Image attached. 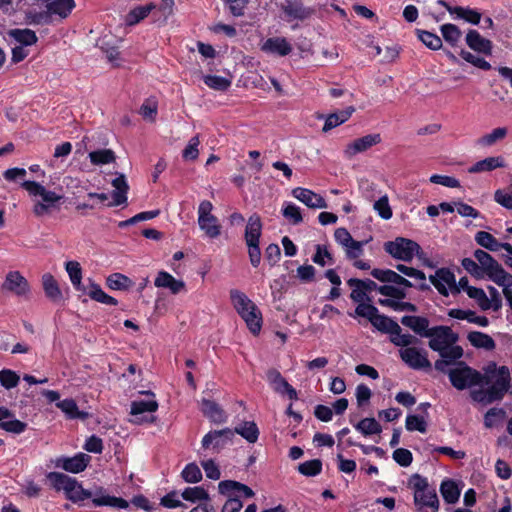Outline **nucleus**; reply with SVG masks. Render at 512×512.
<instances>
[{"label": "nucleus", "instance_id": "nucleus-1", "mask_svg": "<svg viewBox=\"0 0 512 512\" xmlns=\"http://www.w3.org/2000/svg\"><path fill=\"white\" fill-rule=\"evenodd\" d=\"M485 370V377L482 384L489 385L486 389H478L471 392V397L474 401L482 404H491L503 399L504 395L509 389L511 375L507 366L497 368L496 363L490 362Z\"/></svg>", "mask_w": 512, "mask_h": 512}, {"label": "nucleus", "instance_id": "nucleus-2", "mask_svg": "<svg viewBox=\"0 0 512 512\" xmlns=\"http://www.w3.org/2000/svg\"><path fill=\"white\" fill-rule=\"evenodd\" d=\"M65 496L73 503L80 504L84 500L92 499L95 506H110L119 509H127L129 502L123 498L106 495L102 487H96L95 490L84 489L82 484L76 479L67 489Z\"/></svg>", "mask_w": 512, "mask_h": 512}, {"label": "nucleus", "instance_id": "nucleus-3", "mask_svg": "<svg viewBox=\"0 0 512 512\" xmlns=\"http://www.w3.org/2000/svg\"><path fill=\"white\" fill-rule=\"evenodd\" d=\"M230 299L234 309L245 321L249 331L257 335L262 327V313L247 295L237 289L230 291Z\"/></svg>", "mask_w": 512, "mask_h": 512}, {"label": "nucleus", "instance_id": "nucleus-4", "mask_svg": "<svg viewBox=\"0 0 512 512\" xmlns=\"http://www.w3.org/2000/svg\"><path fill=\"white\" fill-rule=\"evenodd\" d=\"M28 194L35 199L33 213L36 217H43L51 213L52 209L58 208L57 203L63 199V195L47 190L43 185L35 181H24L21 184Z\"/></svg>", "mask_w": 512, "mask_h": 512}, {"label": "nucleus", "instance_id": "nucleus-5", "mask_svg": "<svg viewBox=\"0 0 512 512\" xmlns=\"http://www.w3.org/2000/svg\"><path fill=\"white\" fill-rule=\"evenodd\" d=\"M371 275L383 283H392L395 285H382L378 288V292L389 299L402 300L406 298V288H410L413 284L391 269L375 268L371 271Z\"/></svg>", "mask_w": 512, "mask_h": 512}, {"label": "nucleus", "instance_id": "nucleus-6", "mask_svg": "<svg viewBox=\"0 0 512 512\" xmlns=\"http://www.w3.org/2000/svg\"><path fill=\"white\" fill-rule=\"evenodd\" d=\"M409 486L414 492V504L418 511L430 508L433 512L439 510V499L436 490L430 487L426 478L414 474L409 479Z\"/></svg>", "mask_w": 512, "mask_h": 512}, {"label": "nucleus", "instance_id": "nucleus-7", "mask_svg": "<svg viewBox=\"0 0 512 512\" xmlns=\"http://www.w3.org/2000/svg\"><path fill=\"white\" fill-rule=\"evenodd\" d=\"M447 375L452 386L457 390L480 385L485 379L479 371L471 368L463 361L457 362L455 367L449 369Z\"/></svg>", "mask_w": 512, "mask_h": 512}, {"label": "nucleus", "instance_id": "nucleus-8", "mask_svg": "<svg viewBox=\"0 0 512 512\" xmlns=\"http://www.w3.org/2000/svg\"><path fill=\"white\" fill-rule=\"evenodd\" d=\"M354 313L355 316L366 318L377 330L390 336L399 329L397 322L380 314L379 310L372 304H359Z\"/></svg>", "mask_w": 512, "mask_h": 512}, {"label": "nucleus", "instance_id": "nucleus-9", "mask_svg": "<svg viewBox=\"0 0 512 512\" xmlns=\"http://www.w3.org/2000/svg\"><path fill=\"white\" fill-rule=\"evenodd\" d=\"M384 250L394 259L405 262H410L415 255L421 259L423 254L417 242L403 237H397L394 241L386 242Z\"/></svg>", "mask_w": 512, "mask_h": 512}, {"label": "nucleus", "instance_id": "nucleus-10", "mask_svg": "<svg viewBox=\"0 0 512 512\" xmlns=\"http://www.w3.org/2000/svg\"><path fill=\"white\" fill-rule=\"evenodd\" d=\"M1 290L23 300H28L31 296L30 283L18 270H11L6 273L1 284Z\"/></svg>", "mask_w": 512, "mask_h": 512}, {"label": "nucleus", "instance_id": "nucleus-11", "mask_svg": "<svg viewBox=\"0 0 512 512\" xmlns=\"http://www.w3.org/2000/svg\"><path fill=\"white\" fill-rule=\"evenodd\" d=\"M426 337L430 338L429 347L433 351L442 352L457 343L459 336L448 326H435L429 329Z\"/></svg>", "mask_w": 512, "mask_h": 512}, {"label": "nucleus", "instance_id": "nucleus-12", "mask_svg": "<svg viewBox=\"0 0 512 512\" xmlns=\"http://www.w3.org/2000/svg\"><path fill=\"white\" fill-rule=\"evenodd\" d=\"M213 205L204 200L198 207V225L209 238H217L221 234V225L216 216L212 214Z\"/></svg>", "mask_w": 512, "mask_h": 512}, {"label": "nucleus", "instance_id": "nucleus-13", "mask_svg": "<svg viewBox=\"0 0 512 512\" xmlns=\"http://www.w3.org/2000/svg\"><path fill=\"white\" fill-rule=\"evenodd\" d=\"M399 356L408 367L414 370L431 369L432 367L425 349L407 347L399 350Z\"/></svg>", "mask_w": 512, "mask_h": 512}, {"label": "nucleus", "instance_id": "nucleus-14", "mask_svg": "<svg viewBox=\"0 0 512 512\" xmlns=\"http://www.w3.org/2000/svg\"><path fill=\"white\" fill-rule=\"evenodd\" d=\"M429 280L443 296H448V290H451L453 293L459 292L455 276L448 268L438 269L434 275L429 276Z\"/></svg>", "mask_w": 512, "mask_h": 512}, {"label": "nucleus", "instance_id": "nucleus-15", "mask_svg": "<svg viewBox=\"0 0 512 512\" xmlns=\"http://www.w3.org/2000/svg\"><path fill=\"white\" fill-rule=\"evenodd\" d=\"M234 437L233 430L225 428L222 430H214L207 433L202 439V447L205 450H213L219 452Z\"/></svg>", "mask_w": 512, "mask_h": 512}, {"label": "nucleus", "instance_id": "nucleus-16", "mask_svg": "<svg viewBox=\"0 0 512 512\" xmlns=\"http://www.w3.org/2000/svg\"><path fill=\"white\" fill-rule=\"evenodd\" d=\"M474 257L479 267L482 268L483 276H487L492 281L505 271L502 265L484 250H475Z\"/></svg>", "mask_w": 512, "mask_h": 512}, {"label": "nucleus", "instance_id": "nucleus-17", "mask_svg": "<svg viewBox=\"0 0 512 512\" xmlns=\"http://www.w3.org/2000/svg\"><path fill=\"white\" fill-rule=\"evenodd\" d=\"M91 461V456L85 453H78L73 457H58L55 466L70 473L83 472Z\"/></svg>", "mask_w": 512, "mask_h": 512}, {"label": "nucleus", "instance_id": "nucleus-18", "mask_svg": "<svg viewBox=\"0 0 512 512\" xmlns=\"http://www.w3.org/2000/svg\"><path fill=\"white\" fill-rule=\"evenodd\" d=\"M380 134H368L363 137L357 138L346 145L344 155L346 158L351 159L359 153L366 152L371 147L381 142Z\"/></svg>", "mask_w": 512, "mask_h": 512}, {"label": "nucleus", "instance_id": "nucleus-19", "mask_svg": "<svg viewBox=\"0 0 512 512\" xmlns=\"http://www.w3.org/2000/svg\"><path fill=\"white\" fill-rule=\"evenodd\" d=\"M281 9L288 20L304 21L315 13L313 8L304 6L301 0H285Z\"/></svg>", "mask_w": 512, "mask_h": 512}, {"label": "nucleus", "instance_id": "nucleus-20", "mask_svg": "<svg viewBox=\"0 0 512 512\" xmlns=\"http://www.w3.org/2000/svg\"><path fill=\"white\" fill-rule=\"evenodd\" d=\"M438 353L441 358L435 361L434 367L437 371L447 374L449 371L447 367L455 366L459 362L458 360L462 358L464 351L461 346L453 345Z\"/></svg>", "mask_w": 512, "mask_h": 512}, {"label": "nucleus", "instance_id": "nucleus-21", "mask_svg": "<svg viewBox=\"0 0 512 512\" xmlns=\"http://www.w3.org/2000/svg\"><path fill=\"white\" fill-rule=\"evenodd\" d=\"M292 195L297 200L305 204L307 207L312 209H324L327 208L326 200L319 194L313 192L310 189L297 187L292 190Z\"/></svg>", "mask_w": 512, "mask_h": 512}, {"label": "nucleus", "instance_id": "nucleus-22", "mask_svg": "<svg viewBox=\"0 0 512 512\" xmlns=\"http://www.w3.org/2000/svg\"><path fill=\"white\" fill-rule=\"evenodd\" d=\"M27 428V424L14 419V414L6 407H0V429L14 434H21Z\"/></svg>", "mask_w": 512, "mask_h": 512}, {"label": "nucleus", "instance_id": "nucleus-23", "mask_svg": "<svg viewBox=\"0 0 512 512\" xmlns=\"http://www.w3.org/2000/svg\"><path fill=\"white\" fill-rule=\"evenodd\" d=\"M261 50L268 54L283 57L292 52V46L284 37H272L262 43Z\"/></svg>", "mask_w": 512, "mask_h": 512}, {"label": "nucleus", "instance_id": "nucleus-24", "mask_svg": "<svg viewBox=\"0 0 512 512\" xmlns=\"http://www.w3.org/2000/svg\"><path fill=\"white\" fill-rule=\"evenodd\" d=\"M475 241L481 247L496 252L500 249H504L508 254L512 255V245L509 243H500L497 239L486 231H478L475 234Z\"/></svg>", "mask_w": 512, "mask_h": 512}, {"label": "nucleus", "instance_id": "nucleus-25", "mask_svg": "<svg viewBox=\"0 0 512 512\" xmlns=\"http://www.w3.org/2000/svg\"><path fill=\"white\" fill-rule=\"evenodd\" d=\"M466 44L474 51L485 55L492 54V42L480 35L477 30H469L465 38Z\"/></svg>", "mask_w": 512, "mask_h": 512}, {"label": "nucleus", "instance_id": "nucleus-26", "mask_svg": "<svg viewBox=\"0 0 512 512\" xmlns=\"http://www.w3.org/2000/svg\"><path fill=\"white\" fill-rule=\"evenodd\" d=\"M154 285L157 288L168 289L172 294H178L185 289V283L182 280L174 278L166 271H160L154 280Z\"/></svg>", "mask_w": 512, "mask_h": 512}, {"label": "nucleus", "instance_id": "nucleus-27", "mask_svg": "<svg viewBox=\"0 0 512 512\" xmlns=\"http://www.w3.org/2000/svg\"><path fill=\"white\" fill-rule=\"evenodd\" d=\"M112 186L115 190L112 193L113 203L109 206H119L127 203V192L129 190L128 183L124 174L120 173L112 181Z\"/></svg>", "mask_w": 512, "mask_h": 512}, {"label": "nucleus", "instance_id": "nucleus-28", "mask_svg": "<svg viewBox=\"0 0 512 512\" xmlns=\"http://www.w3.org/2000/svg\"><path fill=\"white\" fill-rule=\"evenodd\" d=\"M41 281L46 297L54 303H59L63 299V295L54 276L50 273H45Z\"/></svg>", "mask_w": 512, "mask_h": 512}, {"label": "nucleus", "instance_id": "nucleus-29", "mask_svg": "<svg viewBox=\"0 0 512 512\" xmlns=\"http://www.w3.org/2000/svg\"><path fill=\"white\" fill-rule=\"evenodd\" d=\"M506 166L505 160L502 156L487 157L483 160L476 162L469 169V173L489 172L497 168H504Z\"/></svg>", "mask_w": 512, "mask_h": 512}, {"label": "nucleus", "instance_id": "nucleus-30", "mask_svg": "<svg viewBox=\"0 0 512 512\" xmlns=\"http://www.w3.org/2000/svg\"><path fill=\"white\" fill-rule=\"evenodd\" d=\"M401 323L421 337H426V333H428L430 329L429 320L421 316H403L401 318Z\"/></svg>", "mask_w": 512, "mask_h": 512}, {"label": "nucleus", "instance_id": "nucleus-31", "mask_svg": "<svg viewBox=\"0 0 512 512\" xmlns=\"http://www.w3.org/2000/svg\"><path fill=\"white\" fill-rule=\"evenodd\" d=\"M201 410L203 414L214 423H223L226 421V414L223 409L214 401L203 399L201 401Z\"/></svg>", "mask_w": 512, "mask_h": 512}, {"label": "nucleus", "instance_id": "nucleus-32", "mask_svg": "<svg viewBox=\"0 0 512 512\" xmlns=\"http://www.w3.org/2000/svg\"><path fill=\"white\" fill-rule=\"evenodd\" d=\"M262 233V222L258 214H252L247 221L245 228V242H260Z\"/></svg>", "mask_w": 512, "mask_h": 512}, {"label": "nucleus", "instance_id": "nucleus-33", "mask_svg": "<svg viewBox=\"0 0 512 512\" xmlns=\"http://www.w3.org/2000/svg\"><path fill=\"white\" fill-rule=\"evenodd\" d=\"M467 339L473 347L478 349L491 351L496 347L494 339L490 335L483 332L472 331L468 333Z\"/></svg>", "mask_w": 512, "mask_h": 512}, {"label": "nucleus", "instance_id": "nucleus-34", "mask_svg": "<svg viewBox=\"0 0 512 512\" xmlns=\"http://www.w3.org/2000/svg\"><path fill=\"white\" fill-rule=\"evenodd\" d=\"M354 111L355 108L353 106H349L346 109L339 111L338 113L330 114L325 120L323 131L327 132L339 126L340 124L346 122L351 117Z\"/></svg>", "mask_w": 512, "mask_h": 512}, {"label": "nucleus", "instance_id": "nucleus-35", "mask_svg": "<svg viewBox=\"0 0 512 512\" xmlns=\"http://www.w3.org/2000/svg\"><path fill=\"white\" fill-rule=\"evenodd\" d=\"M218 489L219 492L223 495L228 494L232 490H236L242 493V495L246 498H251L255 495L250 487L234 480L221 481L218 484Z\"/></svg>", "mask_w": 512, "mask_h": 512}, {"label": "nucleus", "instance_id": "nucleus-36", "mask_svg": "<svg viewBox=\"0 0 512 512\" xmlns=\"http://www.w3.org/2000/svg\"><path fill=\"white\" fill-rule=\"evenodd\" d=\"M234 435L239 434L249 443H255L259 437V430L255 422L245 421L242 424L235 427L233 430Z\"/></svg>", "mask_w": 512, "mask_h": 512}, {"label": "nucleus", "instance_id": "nucleus-37", "mask_svg": "<svg viewBox=\"0 0 512 512\" xmlns=\"http://www.w3.org/2000/svg\"><path fill=\"white\" fill-rule=\"evenodd\" d=\"M155 8L156 6L153 3H149L144 6H137L126 15L125 23L129 26L136 25L146 18Z\"/></svg>", "mask_w": 512, "mask_h": 512}, {"label": "nucleus", "instance_id": "nucleus-38", "mask_svg": "<svg viewBox=\"0 0 512 512\" xmlns=\"http://www.w3.org/2000/svg\"><path fill=\"white\" fill-rule=\"evenodd\" d=\"M56 406L60 408L70 419H86L88 417L87 412L79 411L78 406L73 399L58 401Z\"/></svg>", "mask_w": 512, "mask_h": 512}, {"label": "nucleus", "instance_id": "nucleus-39", "mask_svg": "<svg viewBox=\"0 0 512 512\" xmlns=\"http://www.w3.org/2000/svg\"><path fill=\"white\" fill-rule=\"evenodd\" d=\"M440 493L443 499L449 503L454 504L458 501L460 490L457 484L450 479L444 480L440 485Z\"/></svg>", "mask_w": 512, "mask_h": 512}, {"label": "nucleus", "instance_id": "nucleus-40", "mask_svg": "<svg viewBox=\"0 0 512 512\" xmlns=\"http://www.w3.org/2000/svg\"><path fill=\"white\" fill-rule=\"evenodd\" d=\"M74 0H54L46 5L47 11L62 18L67 17L74 8Z\"/></svg>", "mask_w": 512, "mask_h": 512}, {"label": "nucleus", "instance_id": "nucleus-41", "mask_svg": "<svg viewBox=\"0 0 512 512\" xmlns=\"http://www.w3.org/2000/svg\"><path fill=\"white\" fill-rule=\"evenodd\" d=\"M396 269L402 274L419 281L418 288L422 291L429 290L430 286L426 283V276L424 272L404 264H397Z\"/></svg>", "mask_w": 512, "mask_h": 512}, {"label": "nucleus", "instance_id": "nucleus-42", "mask_svg": "<svg viewBox=\"0 0 512 512\" xmlns=\"http://www.w3.org/2000/svg\"><path fill=\"white\" fill-rule=\"evenodd\" d=\"M47 479L56 491H63L66 493L75 478L60 472H50L47 474Z\"/></svg>", "mask_w": 512, "mask_h": 512}, {"label": "nucleus", "instance_id": "nucleus-43", "mask_svg": "<svg viewBox=\"0 0 512 512\" xmlns=\"http://www.w3.org/2000/svg\"><path fill=\"white\" fill-rule=\"evenodd\" d=\"M9 36L22 46H31L38 40L36 33L31 29H12Z\"/></svg>", "mask_w": 512, "mask_h": 512}, {"label": "nucleus", "instance_id": "nucleus-44", "mask_svg": "<svg viewBox=\"0 0 512 512\" xmlns=\"http://www.w3.org/2000/svg\"><path fill=\"white\" fill-rule=\"evenodd\" d=\"M440 31L444 41L452 47H456L462 38L461 30L454 24H443Z\"/></svg>", "mask_w": 512, "mask_h": 512}, {"label": "nucleus", "instance_id": "nucleus-45", "mask_svg": "<svg viewBox=\"0 0 512 512\" xmlns=\"http://www.w3.org/2000/svg\"><path fill=\"white\" fill-rule=\"evenodd\" d=\"M87 293H88L89 297L96 302H99V303H102L105 305H111V306H116L118 304V301L114 297L106 294L101 289V287L96 283L90 284L89 290Z\"/></svg>", "mask_w": 512, "mask_h": 512}, {"label": "nucleus", "instance_id": "nucleus-46", "mask_svg": "<svg viewBox=\"0 0 512 512\" xmlns=\"http://www.w3.org/2000/svg\"><path fill=\"white\" fill-rule=\"evenodd\" d=\"M508 133L506 127H498L493 129L490 133L481 136L477 140V144L482 147H489L503 140Z\"/></svg>", "mask_w": 512, "mask_h": 512}, {"label": "nucleus", "instance_id": "nucleus-47", "mask_svg": "<svg viewBox=\"0 0 512 512\" xmlns=\"http://www.w3.org/2000/svg\"><path fill=\"white\" fill-rule=\"evenodd\" d=\"M106 284L112 290H128L133 286L132 280L121 273L109 275L106 279Z\"/></svg>", "mask_w": 512, "mask_h": 512}, {"label": "nucleus", "instance_id": "nucleus-48", "mask_svg": "<svg viewBox=\"0 0 512 512\" xmlns=\"http://www.w3.org/2000/svg\"><path fill=\"white\" fill-rule=\"evenodd\" d=\"M89 159L93 165H105L115 162L116 155L111 149H100L89 153Z\"/></svg>", "mask_w": 512, "mask_h": 512}, {"label": "nucleus", "instance_id": "nucleus-49", "mask_svg": "<svg viewBox=\"0 0 512 512\" xmlns=\"http://www.w3.org/2000/svg\"><path fill=\"white\" fill-rule=\"evenodd\" d=\"M498 286L502 287L503 295L512 310V275L506 271L493 280Z\"/></svg>", "mask_w": 512, "mask_h": 512}, {"label": "nucleus", "instance_id": "nucleus-50", "mask_svg": "<svg viewBox=\"0 0 512 512\" xmlns=\"http://www.w3.org/2000/svg\"><path fill=\"white\" fill-rule=\"evenodd\" d=\"M398 331H394L392 335L390 336V341L395 345L402 347V349L407 347H412L411 345L416 344L419 342L418 338L415 336L409 334V333H402V328L399 326Z\"/></svg>", "mask_w": 512, "mask_h": 512}, {"label": "nucleus", "instance_id": "nucleus-51", "mask_svg": "<svg viewBox=\"0 0 512 512\" xmlns=\"http://www.w3.org/2000/svg\"><path fill=\"white\" fill-rule=\"evenodd\" d=\"M356 430L364 436L379 434L382 431L380 424L374 418H364L355 425Z\"/></svg>", "mask_w": 512, "mask_h": 512}, {"label": "nucleus", "instance_id": "nucleus-52", "mask_svg": "<svg viewBox=\"0 0 512 512\" xmlns=\"http://www.w3.org/2000/svg\"><path fill=\"white\" fill-rule=\"evenodd\" d=\"M158 407H159V405H158V402L156 400L133 401L131 403V412L130 413L133 416H138V415H141V414H143L145 412L153 413V412L157 411Z\"/></svg>", "mask_w": 512, "mask_h": 512}, {"label": "nucleus", "instance_id": "nucleus-53", "mask_svg": "<svg viewBox=\"0 0 512 512\" xmlns=\"http://www.w3.org/2000/svg\"><path fill=\"white\" fill-rule=\"evenodd\" d=\"M418 38L429 49L439 50L442 47V39L429 31L417 30Z\"/></svg>", "mask_w": 512, "mask_h": 512}, {"label": "nucleus", "instance_id": "nucleus-54", "mask_svg": "<svg viewBox=\"0 0 512 512\" xmlns=\"http://www.w3.org/2000/svg\"><path fill=\"white\" fill-rule=\"evenodd\" d=\"M181 495L184 500L190 502L209 500L208 492L203 487L200 486L188 487L182 492Z\"/></svg>", "mask_w": 512, "mask_h": 512}, {"label": "nucleus", "instance_id": "nucleus-55", "mask_svg": "<svg viewBox=\"0 0 512 512\" xmlns=\"http://www.w3.org/2000/svg\"><path fill=\"white\" fill-rule=\"evenodd\" d=\"M266 377L268 382L273 386L275 392L283 394V388L289 383L284 377H282L281 373L277 369L271 368L267 371Z\"/></svg>", "mask_w": 512, "mask_h": 512}, {"label": "nucleus", "instance_id": "nucleus-56", "mask_svg": "<svg viewBox=\"0 0 512 512\" xmlns=\"http://www.w3.org/2000/svg\"><path fill=\"white\" fill-rule=\"evenodd\" d=\"M322 462L320 459L305 461L298 466V471L304 476L312 477L321 473Z\"/></svg>", "mask_w": 512, "mask_h": 512}, {"label": "nucleus", "instance_id": "nucleus-57", "mask_svg": "<svg viewBox=\"0 0 512 512\" xmlns=\"http://www.w3.org/2000/svg\"><path fill=\"white\" fill-rule=\"evenodd\" d=\"M204 83L211 89L218 91H226L231 86V81L228 78L217 75L205 76Z\"/></svg>", "mask_w": 512, "mask_h": 512}, {"label": "nucleus", "instance_id": "nucleus-58", "mask_svg": "<svg viewBox=\"0 0 512 512\" xmlns=\"http://www.w3.org/2000/svg\"><path fill=\"white\" fill-rule=\"evenodd\" d=\"M283 217L293 225L300 224L303 221L301 210L293 203L286 204L282 209Z\"/></svg>", "mask_w": 512, "mask_h": 512}, {"label": "nucleus", "instance_id": "nucleus-59", "mask_svg": "<svg viewBox=\"0 0 512 512\" xmlns=\"http://www.w3.org/2000/svg\"><path fill=\"white\" fill-rule=\"evenodd\" d=\"M458 18L464 19L465 21L477 25L481 20V14L473 9L456 6L453 9Z\"/></svg>", "mask_w": 512, "mask_h": 512}, {"label": "nucleus", "instance_id": "nucleus-60", "mask_svg": "<svg viewBox=\"0 0 512 512\" xmlns=\"http://www.w3.org/2000/svg\"><path fill=\"white\" fill-rule=\"evenodd\" d=\"M65 268L74 288H79L80 281L82 280V268L79 262L68 261L65 265Z\"/></svg>", "mask_w": 512, "mask_h": 512}, {"label": "nucleus", "instance_id": "nucleus-61", "mask_svg": "<svg viewBox=\"0 0 512 512\" xmlns=\"http://www.w3.org/2000/svg\"><path fill=\"white\" fill-rule=\"evenodd\" d=\"M467 295L474 299L482 310H489L488 296L483 289L477 287L468 288Z\"/></svg>", "mask_w": 512, "mask_h": 512}, {"label": "nucleus", "instance_id": "nucleus-62", "mask_svg": "<svg viewBox=\"0 0 512 512\" xmlns=\"http://www.w3.org/2000/svg\"><path fill=\"white\" fill-rule=\"evenodd\" d=\"M19 376L16 372L10 369H3L0 371V383L6 389L14 388L19 383Z\"/></svg>", "mask_w": 512, "mask_h": 512}, {"label": "nucleus", "instance_id": "nucleus-63", "mask_svg": "<svg viewBox=\"0 0 512 512\" xmlns=\"http://www.w3.org/2000/svg\"><path fill=\"white\" fill-rule=\"evenodd\" d=\"M182 477L188 483H197L202 479V473L196 464L190 463L182 471Z\"/></svg>", "mask_w": 512, "mask_h": 512}, {"label": "nucleus", "instance_id": "nucleus-64", "mask_svg": "<svg viewBox=\"0 0 512 512\" xmlns=\"http://www.w3.org/2000/svg\"><path fill=\"white\" fill-rule=\"evenodd\" d=\"M460 56L465 61H467L468 63H471L472 65H474L477 68H480V69L486 70V71L491 69V65L489 62H487L483 58H480V57L472 54L471 52H468L466 50H461Z\"/></svg>", "mask_w": 512, "mask_h": 512}]
</instances>
